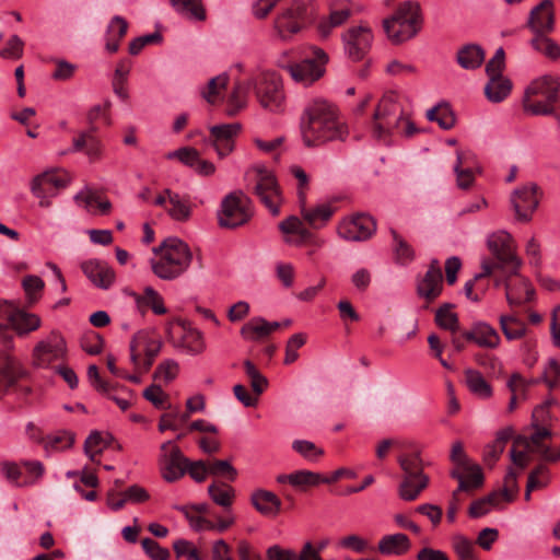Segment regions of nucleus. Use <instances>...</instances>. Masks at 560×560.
I'll use <instances>...</instances> for the list:
<instances>
[{
	"mask_svg": "<svg viewBox=\"0 0 560 560\" xmlns=\"http://www.w3.org/2000/svg\"><path fill=\"white\" fill-rule=\"evenodd\" d=\"M303 143L307 148L320 147L332 141H346L348 126L340 120L335 104L324 98L311 101L301 118Z\"/></svg>",
	"mask_w": 560,
	"mask_h": 560,
	"instance_id": "1",
	"label": "nucleus"
},
{
	"mask_svg": "<svg viewBox=\"0 0 560 560\" xmlns=\"http://www.w3.org/2000/svg\"><path fill=\"white\" fill-rule=\"evenodd\" d=\"M158 256L151 259L153 273L162 280H174L190 267L192 253L187 243L178 237H167L153 248Z\"/></svg>",
	"mask_w": 560,
	"mask_h": 560,
	"instance_id": "2",
	"label": "nucleus"
},
{
	"mask_svg": "<svg viewBox=\"0 0 560 560\" xmlns=\"http://www.w3.org/2000/svg\"><path fill=\"white\" fill-rule=\"evenodd\" d=\"M560 108V77L545 74L533 80L525 89L522 105L525 113L533 116L555 114V105Z\"/></svg>",
	"mask_w": 560,
	"mask_h": 560,
	"instance_id": "3",
	"label": "nucleus"
},
{
	"mask_svg": "<svg viewBox=\"0 0 560 560\" xmlns=\"http://www.w3.org/2000/svg\"><path fill=\"white\" fill-rule=\"evenodd\" d=\"M421 24L419 2L408 0L400 3L389 19L384 20V30L393 43L400 44L416 36Z\"/></svg>",
	"mask_w": 560,
	"mask_h": 560,
	"instance_id": "4",
	"label": "nucleus"
},
{
	"mask_svg": "<svg viewBox=\"0 0 560 560\" xmlns=\"http://www.w3.org/2000/svg\"><path fill=\"white\" fill-rule=\"evenodd\" d=\"M404 109L394 92H388L377 103L371 121V133L376 140H387L400 129Z\"/></svg>",
	"mask_w": 560,
	"mask_h": 560,
	"instance_id": "5",
	"label": "nucleus"
},
{
	"mask_svg": "<svg viewBox=\"0 0 560 560\" xmlns=\"http://www.w3.org/2000/svg\"><path fill=\"white\" fill-rule=\"evenodd\" d=\"M249 198L241 190L226 195L218 211V222L221 228L236 229L245 225L252 218Z\"/></svg>",
	"mask_w": 560,
	"mask_h": 560,
	"instance_id": "6",
	"label": "nucleus"
},
{
	"mask_svg": "<svg viewBox=\"0 0 560 560\" xmlns=\"http://www.w3.org/2000/svg\"><path fill=\"white\" fill-rule=\"evenodd\" d=\"M327 62L328 55L322 48L312 47L311 54L303 60L283 66V69L295 82L307 86L324 75Z\"/></svg>",
	"mask_w": 560,
	"mask_h": 560,
	"instance_id": "7",
	"label": "nucleus"
},
{
	"mask_svg": "<svg viewBox=\"0 0 560 560\" xmlns=\"http://www.w3.org/2000/svg\"><path fill=\"white\" fill-rule=\"evenodd\" d=\"M315 15V4L313 0H295L292 4L277 18L275 26L281 37L296 34L306 24L311 23Z\"/></svg>",
	"mask_w": 560,
	"mask_h": 560,
	"instance_id": "8",
	"label": "nucleus"
},
{
	"mask_svg": "<svg viewBox=\"0 0 560 560\" xmlns=\"http://www.w3.org/2000/svg\"><path fill=\"white\" fill-rule=\"evenodd\" d=\"M487 244L497 259L495 262L489 261L492 265V271L510 269V275H515L521 266V260L514 253L512 236L504 231H499L488 237Z\"/></svg>",
	"mask_w": 560,
	"mask_h": 560,
	"instance_id": "9",
	"label": "nucleus"
},
{
	"mask_svg": "<svg viewBox=\"0 0 560 560\" xmlns=\"http://www.w3.org/2000/svg\"><path fill=\"white\" fill-rule=\"evenodd\" d=\"M253 88H255L258 101L264 108L271 112L281 108L284 94L279 74L272 71L262 72L257 80H253Z\"/></svg>",
	"mask_w": 560,
	"mask_h": 560,
	"instance_id": "10",
	"label": "nucleus"
},
{
	"mask_svg": "<svg viewBox=\"0 0 560 560\" xmlns=\"http://www.w3.org/2000/svg\"><path fill=\"white\" fill-rule=\"evenodd\" d=\"M254 194L273 217L279 215V207L282 200L280 188L275 175L264 167L257 168V179L254 186Z\"/></svg>",
	"mask_w": 560,
	"mask_h": 560,
	"instance_id": "11",
	"label": "nucleus"
},
{
	"mask_svg": "<svg viewBox=\"0 0 560 560\" xmlns=\"http://www.w3.org/2000/svg\"><path fill=\"white\" fill-rule=\"evenodd\" d=\"M376 231L375 220L366 213H358L343 219L337 226L338 235L348 242H363Z\"/></svg>",
	"mask_w": 560,
	"mask_h": 560,
	"instance_id": "12",
	"label": "nucleus"
},
{
	"mask_svg": "<svg viewBox=\"0 0 560 560\" xmlns=\"http://www.w3.org/2000/svg\"><path fill=\"white\" fill-rule=\"evenodd\" d=\"M161 452L160 469L162 477L167 482L177 481L186 474V465L189 464V459L171 441L161 445Z\"/></svg>",
	"mask_w": 560,
	"mask_h": 560,
	"instance_id": "13",
	"label": "nucleus"
},
{
	"mask_svg": "<svg viewBox=\"0 0 560 560\" xmlns=\"http://www.w3.org/2000/svg\"><path fill=\"white\" fill-rule=\"evenodd\" d=\"M342 40L346 55L352 61H360L365 57L372 46L373 34L369 26L359 25L350 27L342 35Z\"/></svg>",
	"mask_w": 560,
	"mask_h": 560,
	"instance_id": "14",
	"label": "nucleus"
},
{
	"mask_svg": "<svg viewBox=\"0 0 560 560\" xmlns=\"http://www.w3.org/2000/svg\"><path fill=\"white\" fill-rule=\"evenodd\" d=\"M539 187L534 184L524 185L511 195V203L520 221L527 222L539 205Z\"/></svg>",
	"mask_w": 560,
	"mask_h": 560,
	"instance_id": "15",
	"label": "nucleus"
},
{
	"mask_svg": "<svg viewBox=\"0 0 560 560\" xmlns=\"http://www.w3.org/2000/svg\"><path fill=\"white\" fill-rule=\"evenodd\" d=\"M66 353V341L63 337L51 331L46 339L39 341L34 349L36 364L48 366L51 362L61 359Z\"/></svg>",
	"mask_w": 560,
	"mask_h": 560,
	"instance_id": "16",
	"label": "nucleus"
},
{
	"mask_svg": "<svg viewBox=\"0 0 560 560\" xmlns=\"http://www.w3.org/2000/svg\"><path fill=\"white\" fill-rule=\"evenodd\" d=\"M24 375L20 363L4 351H0V397L11 388H20L19 380ZM24 395L30 393L28 387H21Z\"/></svg>",
	"mask_w": 560,
	"mask_h": 560,
	"instance_id": "17",
	"label": "nucleus"
},
{
	"mask_svg": "<svg viewBox=\"0 0 560 560\" xmlns=\"http://www.w3.org/2000/svg\"><path fill=\"white\" fill-rule=\"evenodd\" d=\"M98 127H89L80 131L72 140L70 152H83L90 162L100 161L103 158L104 145L96 136Z\"/></svg>",
	"mask_w": 560,
	"mask_h": 560,
	"instance_id": "18",
	"label": "nucleus"
},
{
	"mask_svg": "<svg viewBox=\"0 0 560 560\" xmlns=\"http://www.w3.org/2000/svg\"><path fill=\"white\" fill-rule=\"evenodd\" d=\"M241 124H223L210 127V138L220 158L229 155L234 149V141L241 131Z\"/></svg>",
	"mask_w": 560,
	"mask_h": 560,
	"instance_id": "19",
	"label": "nucleus"
},
{
	"mask_svg": "<svg viewBox=\"0 0 560 560\" xmlns=\"http://www.w3.org/2000/svg\"><path fill=\"white\" fill-rule=\"evenodd\" d=\"M86 278L98 289L108 290L115 282L114 269L104 260L90 259L81 264Z\"/></svg>",
	"mask_w": 560,
	"mask_h": 560,
	"instance_id": "20",
	"label": "nucleus"
},
{
	"mask_svg": "<svg viewBox=\"0 0 560 560\" xmlns=\"http://www.w3.org/2000/svg\"><path fill=\"white\" fill-rule=\"evenodd\" d=\"M503 272L505 295L510 305H521L533 299L534 288L526 279L518 277V271L515 275H510V269Z\"/></svg>",
	"mask_w": 560,
	"mask_h": 560,
	"instance_id": "21",
	"label": "nucleus"
},
{
	"mask_svg": "<svg viewBox=\"0 0 560 560\" xmlns=\"http://www.w3.org/2000/svg\"><path fill=\"white\" fill-rule=\"evenodd\" d=\"M450 476L458 481V487L454 490V499H456V495L460 492H469L479 489L485 481L482 469L478 464H471L462 470L452 468Z\"/></svg>",
	"mask_w": 560,
	"mask_h": 560,
	"instance_id": "22",
	"label": "nucleus"
},
{
	"mask_svg": "<svg viewBox=\"0 0 560 560\" xmlns=\"http://www.w3.org/2000/svg\"><path fill=\"white\" fill-rule=\"evenodd\" d=\"M555 13L551 0H542L538 5L532 9L528 26L536 34H546L553 30Z\"/></svg>",
	"mask_w": 560,
	"mask_h": 560,
	"instance_id": "23",
	"label": "nucleus"
},
{
	"mask_svg": "<svg viewBox=\"0 0 560 560\" xmlns=\"http://www.w3.org/2000/svg\"><path fill=\"white\" fill-rule=\"evenodd\" d=\"M463 337L468 342H474L478 347L494 349L500 343L498 331L485 322L474 323L469 330L463 331Z\"/></svg>",
	"mask_w": 560,
	"mask_h": 560,
	"instance_id": "24",
	"label": "nucleus"
},
{
	"mask_svg": "<svg viewBox=\"0 0 560 560\" xmlns=\"http://www.w3.org/2000/svg\"><path fill=\"white\" fill-rule=\"evenodd\" d=\"M250 503L264 516L275 517L281 510V500L271 491L257 489L250 495Z\"/></svg>",
	"mask_w": 560,
	"mask_h": 560,
	"instance_id": "25",
	"label": "nucleus"
},
{
	"mask_svg": "<svg viewBox=\"0 0 560 560\" xmlns=\"http://www.w3.org/2000/svg\"><path fill=\"white\" fill-rule=\"evenodd\" d=\"M129 294L133 298L138 311L142 314L148 308H151L156 315H163L167 311L164 306L163 298L152 287H145L143 294L136 292H130Z\"/></svg>",
	"mask_w": 560,
	"mask_h": 560,
	"instance_id": "26",
	"label": "nucleus"
},
{
	"mask_svg": "<svg viewBox=\"0 0 560 560\" xmlns=\"http://www.w3.org/2000/svg\"><path fill=\"white\" fill-rule=\"evenodd\" d=\"M128 31V22L120 15H115L109 21L105 33V49L109 54L118 51L121 39L126 36Z\"/></svg>",
	"mask_w": 560,
	"mask_h": 560,
	"instance_id": "27",
	"label": "nucleus"
},
{
	"mask_svg": "<svg viewBox=\"0 0 560 560\" xmlns=\"http://www.w3.org/2000/svg\"><path fill=\"white\" fill-rule=\"evenodd\" d=\"M70 177L65 171H46L35 176L31 187L42 188L43 190L61 189L68 186Z\"/></svg>",
	"mask_w": 560,
	"mask_h": 560,
	"instance_id": "28",
	"label": "nucleus"
},
{
	"mask_svg": "<svg viewBox=\"0 0 560 560\" xmlns=\"http://www.w3.org/2000/svg\"><path fill=\"white\" fill-rule=\"evenodd\" d=\"M182 326V335L177 343H175L176 347L183 348L186 350L189 354H199L201 353L205 348V341L202 334L190 327V325L186 324L185 322L180 323Z\"/></svg>",
	"mask_w": 560,
	"mask_h": 560,
	"instance_id": "29",
	"label": "nucleus"
},
{
	"mask_svg": "<svg viewBox=\"0 0 560 560\" xmlns=\"http://www.w3.org/2000/svg\"><path fill=\"white\" fill-rule=\"evenodd\" d=\"M486 52L477 44H467L460 47L456 54L457 63L466 70L478 69L485 61Z\"/></svg>",
	"mask_w": 560,
	"mask_h": 560,
	"instance_id": "30",
	"label": "nucleus"
},
{
	"mask_svg": "<svg viewBox=\"0 0 560 560\" xmlns=\"http://www.w3.org/2000/svg\"><path fill=\"white\" fill-rule=\"evenodd\" d=\"M428 486V476H402L398 494L404 501H415Z\"/></svg>",
	"mask_w": 560,
	"mask_h": 560,
	"instance_id": "31",
	"label": "nucleus"
},
{
	"mask_svg": "<svg viewBox=\"0 0 560 560\" xmlns=\"http://www.w3.org/2000/svg\"><path fill=\"white\" fill-rule=\"evenodd\" d=\"M489 81L485 86V95L492 103L505 100L512 90V82L503 75H488Z\"/></svg>",
	"mask_w": 560,
	"mask_h": 560,
	"instance_id": "32",
	"label": "nucleus"
},
{
	"mask_svg": "<svg viewBox=\"0 0 560 560\" xmlns=\"http://www.w3.org/2000/svg\"><path fill=\"white\" fill-rule=\"evenodd\" d=\"M8 323L18 334L23 335L36 330L40 326V318L35 314L15 308L8 315Z\"/></svg>",
	"mask_w": 560,
	"mask_h": 560,
	"instance_id": "33",
	"label": "nucleus"
},
{
	"mask_svg": "<svg viewBox=\"0 0 560 560\" xmlns=\"http://www.w3.org/2000/svg\"><path fill=\"white\" fill-rule=\"evenodd\" d=\"M410 540L407 535L397 533L386 535L378 541V551L383 555L401 556L410 549Z\"/></svg>",
	"mask_w": 560,
	"mask_h": 560,
	"instance_id": "34",
	"label": "nucleus"
},
{
	"mask_svg": "<svg viewBox=\"0 0 560 560\" xmlns=\"http://www.w3.org/2000/svg\"><path fill=\"white\" fill-rule=\"evenodd\" d=\"M552 436V432L547 428H538L533 434H532V441L534 445L533 452H536L540 454L542 459L556 463L560 460V446L552 450L549 446L545 445L542 443V440L550 439Z\"/></svg>",
	"mask_w": 560,
	"mask_h": 560,
	"instance_id": "35",
	"label": "nucleus"
},
{
	"mask_svg": "<svg viewBox=\"0 0 560 560\" xmlns=\"http://www.w3.org/2000/svg\"><path fill=\"white\" fill-rule=\"evenodd\" d=\"M442 289L443 276H434L425 272L417 283L418 295L425 299L428 302L434 301L441 294Z\"/></svg>",
	"mask_w": 560,
	"mask_h": 560,
	"instance_id": "36",
	"label": "nucleus"
},
{
	"mask_svg": "<svg viewBox=\"0 0 560 560\" xmlns=\"http://www.w3.org/2000/svg\"><path fill=\"white\" fill-rule=\"evenodd\" d=\"M176 12L194 21H205L207 19L206 9L202 0H168Z\"/></svg>",
	"mask_w": 560,
	"mask_h": 560,
	"instance_id": "37",
	"label": "nucleus"
},
{
	"mask_svg": "<svg viewBox=\"0 0 560 560\" xmlns=\"http://www.w3.org/2000/svg\"><path fill=\"white\" fill-rule=\"evenodd\" d=\"M303 219L313 228L322 229L327 224L334 214V208L328 203L318 205L314 208H302Z\"/></svg>",
	"mask_w": 560,
	"mask_h": 560,
	"instance_id": "38",
	"label": "nucleus"
},
{
	"mask_svg": "<svg viewBox=\"0 0 560 560\" xmlns=\"http://www.w3.org/2000/svg\"><path fill=\"white\" fill-rule=\"evenodd\" d=\"M253 88V80L247 82H237L228 101L226 114L235 116L246 105V97L249 90Z\"/></svg>",
	"mask_w": 560,
	"mask_h": 560,
	"instance_id": "39",
	"label": "nucleus"
},
{
	"mask_svg": "<svg viewBox=\"0 0 560 560\" xmlns=\"http://www.w3.org/2000/svg\"><path fill=\"white\" fill-rule=\"evenodd\" d=\"M454 307L451 303H444L435 312V324L450 332H460L458 315L452 312Z\"/></svg>",
	"mask_w": 560,
	"mask_h": 560,
	"instance_id": "40",
	"label": "nucleus"
},
{
	"mask_svg": "<svg viewBox=\"0 0 560 560\" xmlns=\"http://www.w3.org/2000/svg\"><path fill=\"white\" fill-rule=\"evenodd\" d=\"M465 381L468 389L481 397V398H489L492 395V388L490 384L485 380V377L481 375L480 372L467 369L465 371Z\"/></svg>",
	"mask_w": 560,
	"mask_h": 560,
	"instance_id": "41",
	"label": "nucleus"
},
{
	"mask_svg": "<svg viewBox=\"0 0 560 560\" xmlns=\"http://www.w3.org/2000/svg\"><path fill=\"white\" fill-rule=\"evenodd\" d=\"M208 494L215 504L223 509H230L235 497V491L225 482H213L208 487Z\"/></svg>",
	"mask_w": 560,
	"mask_h": 560,
	"instance_id": "42",
	"label": "nucleus"
},
{
	"mask_svg": "<svg viewBox=\"0 0 560 560\" xmlns=\"http://www.w3.org/2000/svg\"><path fill=\"white\" fill-rule=\"evenodd\" d=\"M351 16V10L342 8L338 10H331L327 19H323L318 23V33L322 37H327L331 33L332 28L342 25Z\"/></svg>",
	"mask_w": 560,
	"mask_h": 560,
	"instance_id": "43",
	"label": "nucleus"
},
{
	"mask_svg": "<svg viewBox=\"0 0 560 560\" xmlns=\"http://www.w3.org/2000/svg\"><path fill=\"white\" fill-rule=\"evenodd\" d=\"M425 116L428 120L438 122V125L444 130H448L455 125L454 113L445 103L438 104L430 108Z\"/></svg>",
	"mask_w": 560,
	"mask_h": 560,
	"instance_id": "44",
	"label": "nucleus"
},
{
	"mask_svg": "<svg viewBox=\"0 0 560 560\" xmlns=\"http://www.w3.org/2000/svg\"><path fill=\"white\" fill-rule=\"evenodd\" d=\"M113 438L108 434L103 435L98 431H92L84 442V452L91 460H95V456L101 454L110 443Z\"/></svg>",
	"mask_w": 560,
	"mask_h": 560,
	"instance_id": "45",
	"label": "nucleus"
},
{
	"mask_svg": "<svg viewBox=\"0 0 560 560\" xmlns=\"http://www.w3.org/2000/svg\"><path fill=\"white\" fill-rule=\"evenodd\" d=\"M465 164H468V154L464 152H457V161L454 166V171L457 176V186L460 189H468L475 180L471 167H464Z\"/></svg>",
	"mask_w": 560,
	"mask_h": 560,
	"instance_id": "46",
	"label": "nucleus"
},
{
	"mask_svg": "<svg viewBox=\"0 0 560 560\" xmlns=\"http://www.w3.org/2000/svg\"><path fill=\"white\" fill-rule=\"evenodd\" d=\"M74 201L85 209H89L92 203H96L101 214H107L112 209V202L108 199L101 200L97 194L88 187L74 196Z\"/></svg>",
	"mask_w": 560,
	"mask_h": 560,
	"instance_id": "47",
	"label": "nucleus"
},
{
	"mask_svg": "<svg viewBox=\"0 0 560 560\" xmlns=\"http://www.w3.org/2000/svg\"><path fill=\"white\" fill-rule=\"evenodd\" d=\"M267 320L262 317L252 318L248 323H246L242 329L241 335L243 338L250 341H258L267 336H269V331L267 329Z\"/></svg>",
	"mask_w": 560,
	"mask_h": 560,
	"instance_id": "48",
	"label": "nucleus"
},
{
	"mask_svg": "<svg viewBox=\"0 0 560 560\" xmlns=\"http://www.w3.org/2000/svg\"><path fill=\"white\" fill-rule=\"evenodd\" d=\"M532 47L550 59H558L560 57V46L546 34H536L530 40Z\"/></svg>",
	"mask_w": 560,
	"mask_h": 560,
	"instance_id": "49",
	"label": "nucleus"
},
{
	"mask_svg": "<svg viewBox=\"0 0 560 560\" xmlns=\"http://www.w3.org/2000/svg\"><path fill=\"white\" fill-rule=\"evenodd\" d=\"M398 463L404 476H427L423 472V460L419 452L399 456Z\"/></svg>",
	"mask_w": 560,
	"mask_h": 560,
	"instance_id": "50",
	"label": "nucleus"
},
{
	"mask_svg": "<svg viewBox=\"0 0 560 560\" xmlns=\"http://www.w3.org/2000/svg\"><path fill=\"white\" fill-rule=\"evenodd\" d=\"M500 326L505 338L509 340L520 339L526 331L525 323L515 316L502 315L500 317Z\"/></svg>",
	"mask_w": 560,
	"mask_h": 560,
	"instance_id": "51",
	"label": "nucleus"
},
{
	"mask_svg": "<svg viewBox=\"0 0 560 560\" xmlns=\"http://www.w3.org/2000/svg\"><path fill=\"white\" fill-rule=\"evenodd\" d=\"M150 499L149 492L139 485H132L128 487L126 490L120 492V498L118 499V503H115V508L122 509L126 503H142Z\"/></svg>",
	"mask_w": 560,
	"mask_h": 560,
	"instance_id": "52",
	"label": "nucleus"
},
{
	"mask_svg": "<svg viewBox=\"0 0 560 560\" xmlns=\"http://www.w3.org/2000/svg\"><path fill=\"white\" fill-rule=\"evenodd\" d=\"M526 385L527 383L525 378L518 373H514L510 377L508 382V387L511 390L512 396L508 406L509 412L515 410L518 398L526 399Z\"/></svg>",
	"mask_w": 560,
	"mask_h": 560,
	"instance_id": "53",
	"label": "nucleus"
},
{
	"mask_svg": "<svg viewBox=\"0 0 560 560\" xmlns=\"http://www.w3.org/2000/svg\"><path fill=\"white\" fill-rule=\"evenodd\" d=\"M549 482V469L545 465H538L528 475L525 499L529 500L530 492L535 489L542 488Z\"/></svg>",
	"mask_w": 560,
	"mask_h": 560,
	"instance_id": "54",
	"label": "nucleus"
},
{
	"mask_svg": "<svg viewBox=\"0 0 560 560\" xmlns=\"http://www.w3.org/2000/svg\"><path fill=\"white\" fill-rule=\"evenodd\" d=\"M291 486L295 488L315 487L324 483V476L311 470H296L291 474Z\"/></svg>",
	"mask_w": 560,
	"mask_h": 560,
	"instance_id": "55",
	"label": "nucleus"
},
{
	"mask_svg": "<svg viewBox=\"0 0 560 560\" xmlns=\"http://www.w3.org/2000/svg\"><path fill=\"white\" fill-rule=\"evenodd\" d=\"M209 475L213 477L225 478L226 480L233 482L237 478V470L229 460L213 459L209 460Z\"/></svg>",
	"mask_w": 560,
	"mask_h": 560,
	"instance_id": "56",
	"label": "nucleus"
},
{
	"mask_svg": "<svg viewBox=\"0 0 560 560\" xmlns=\"http://www.w3.org/2000/svg\"><path fill=\"white\" fill-rule=\"evenodd\" d=\"M452 546L459 560H478L472 542L463 535L454 536Z\"/></svg>",
	"mask_w": 560,
	"mask_h": 560,
	"instance_id": "57",
	"label": "nucleus"
},
{
	"mask_svg": "<svg viewBox=\"0 0 560 560\" xmlns=\"http://www.w3.org/2000/svg\"><path fill=\"white\" fill-rule=\"evenodd\" d=\"M292 450L310 462H316L324 455V450L307 440H295Z\"/></svg>",
	"mask_w": 560,
	"mask_h": 560,
	"instance_id": "58",
	"label": "nucleus"
},
{
	"mask_svg": "<svg viewBox=\"0 0 560 560\" xmlns=\"http://www.w3.org/2000/svg\"><path fill=\"white\" fill-rule=\"evenodd\" d=\"M394 241V253L396 260L400 264H407L413 259V249L411 246L394 230L390 229Z\"/></svg>",
	"mask_w": 560,
	"mask_h": 560,
	"instance_id": "59",
	"label": "nucleus"
},
{
	"mask_svg": "<svg viewBox=\"0 0 560 560\" xmlns=\"http://www.w3.org/2000/svg\"><path fill=\"white\" fill-rule=\"evenodd\" d=\"M244 369L246 375L250 380V386L253 392L259 396L264 393V390L268 386L267 378L257 370V368L254 365V363L249 360H246L244 362Z\"/></svg>",
	"mask_w": 560,
	"mask_h": 560,
	"instance_id": "60",
	"label": "nucleus"
},
{
	"mask_svg": "<svg viewBox=\"0 0 560 560\" xmlns=\"http://www.w3.org/2000/svg\"><path fill=\"white\" fill-rule=\"evenodd\" d=\"M170 206L166 211L173 220L184 222L190 218L191 210L189 203L182 199L180 196H173Z\"/></svg>",
	"mask_w": 560,
	"mask_h": 560,
	"instance_id": "61",
	"label": "nucleus"
},
{
	"mask_svg": "<svg viewBox=\"0 0 560 560\" xmlns=\"http://www.w3.org/2000/svg\"><path fill=\"white\" fill-rule=\"evenodd\" d=\"M143 397L149 400L158 409L170 408L168 395L160 385H151L143 390Z\"/></svg>",
	"mask_w": 560,
	"mask_h": 560,
	"instance_id": "62",
	"label": "nucleus"
},
{
	"mask_svg": "<svg viewBox=\"0 0 560 560\" xmlns=\"http://www.w3.org/2000/svg\"><path fill=\"white\" fill-rule=\"evenodd\" d=\"M141 546L144 552L152 560H168L170 559V550L167 548L162 547L159 542H156L152 538H143L141 540Z\"/></svg>",
	"mask_w": 560,
	"mask_h": 560,
	"instance_id": "63",
	"label": "nucleus"
},
{
	"mask_svg": "<svg viewBox=\"0 0 560 560\" xmlns=\"http://www.w3.org/2000/svg\"><path fill=\"white\" fill-rule=\"evenodd\" d=\"M542 380L549 389L560 387V363L556 359H549L544 370Z\"/></svg>",
	"mask_w": 560,
	"mask_h": 560,
	"instance_id": "64",
	"label": "nucleus"
}]
</instances>
